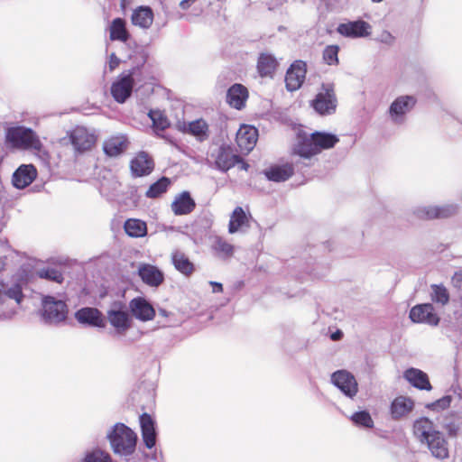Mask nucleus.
I'll use <instances>...</instances> for the list:
<instances>
[{"instance_id": "6e6552de", "label": "nucleus", "mask_w": 462, "mask_h": 462, "mask_svg": "<svg viewBox=\"0 0 462 462\" xmlns=\"http://www.w3.org/2000/svg\"><path fill=\"white\" fill-rule=\"evenodd\" d=\"M458 206L454 203L423 206L414 209V215L420 219L447 218L458 212Z\"/></svg>"}, {"instance_id": "2f4dec72", "label": "nucleus", "mask_w": 462, "mask_h": 462, "mask_svg": "<svg viewBox=\"0 0 462 462\" xmlns=\"http://www.w3.org/2000/svg\"><path fill=\"white\" fill-rule=\"evenodd\" d=\"M291 164L274 165L264 171V175L269 180L281 182L287 180L293 174Z\"/></svg>"}, {"instance_id": "49530a36", "label": "nucleus", "mask_w": 462, "mask_h": 462, "mask_svg": "<svg viewBox=\"0 0 462 462\" xmlns=\"http://www.w3.org/2000/svg\"><path fill=\"white\" fill-rule=\"evenodd\" d=\"M9 298L14 300L17 303H21L23 300L22 289L19 285H14L10 288L5 284V299Z\"/></svg>"}, {"instance_id": "9d476101", "label": "nucleus", "mask_w": 462, "mask_h": 462, "mask_svg": "<svg viewBox=\"0 0 462 462\" xmlns=\"http://www.w3.org/2000/svg\"><path fill=\"white\" fill-rule=\"evenodd\" d=\"M69 142L76 152H85L92 148L96 143L94 133L83 126L75 127L69 134Z\"/></svg>"}, {"instance_id": "7c9ffc66", "label": "nucleus", "mask_w": 462, "mask_h": 462, "mask_svg": "<svg viewBox=\"0 0 462 462\" xmlns=\"http://www.w3.org/2000/svg\"><path fill=\"white\" fill-rule=\"evenodd\" d=\"M131 20L134 25L143 29H148L153 22L152 10L148 6H139L134 10Z\"/></svg>"}, {"instance_id": "4468645a", "label": "nucleus", "mask_w": 462, "mask_h": 462, "mask_svg": "<svg viewBox=\"0 0 462 462\" xmlns=\"http://www.w3.org/2000/svg\"><path fill=\"white\" fill-rule=\"evenodd\" d=\"M75 319L82 325L94 327V328H105L106 319L102 312L92 307H84L75 312Z\"/></svg>"}, {"instance_id": "7ed1b4c3", "label": "nucleus", "mask_w": 462, "mask_h": 462, "mask_svg": "<svg viewBox=\"0 0 462 462\" xmlns=\"http://www.w3.org/2000/svg\"><path fill=\"white\" fill-rule=\"evenodd\" d=\"M42 317L46 324L60 325L66 321L69 308L64 300L48 295L42 298Z\"/></svg>"}, {"instance_id": "4be33fe9", "label": "nucleus", "mask_w": 462, "mask_h": 462, "mask_svg": "<svg viewBox=\"0 0 462 462\" xmlns=\"http://www.w3.org/2000/svg\"><path fill=\"white\" fill-rule=\"evenodd\" d=\"M430 454L438 459H445L448 457V444L442 432L438 431L433 437L425 443Z\"/></svg>"}, {"instance_id": "c85d7f7f", "label": "nucleus", "mask_w": 462, "mask_h": 462, "mask_svg": "<svg viewBox=\"0 0 462 462\" xmlns=\"http://www.w3.org/2000/svg\"><path fill=\"white\" fill-rule=\"evenodd\" d=\"M171 263L175 269L185 276H190L195 271L194 263L180 250L171 253Z\"/></svg>"}, {"instance_id": "052dcab7", "label": "nucleus", "mask_w": 462, "mask_h": 462, "mask_svg": "<svg viewBox=\"0 0 462 462\" xmlns=\"http://www.w3.org/2000/svg\"><path fill=\"white\" fill-rule=\"evenodd\" d=\"M5 268V262L0 259V272L3 271Z\"/></svg>"}, {"instance_id": "a18cd8bd", "label": "nucleus", "mask_w": 462, "mask_h": 462, "mask_svg": "<svg viewBox=\"0 0 462 462\" xmlns=\"http://www.w3.org/2000/svg\"><path fill=\"white\" fill-rule=\"evenodd\" d=\"M40 278L60 283L63 281L62 273L55 268H46L38 271Z\"/></svg>"}, {"instance_id": "09e8293b", "label": "nucleus", "mask_w": 462, "mask_h": 462, "mask_svg": "<svg viewBox=\"0 0 462 462\" xmlns=\"http://www.w3.org/2000/svg\"><path fill=\"white\" fill-rule=\"evenodd\" d=\"M451 398L450 396H444L441 399L430 403L428 405V408L431 410H444L450 405Z\"/></svg>"}, {"instance_id": "c756f323", "label": "nucleus", "mask_w": 462, "mask_h": 462, "mask_svg": "<svg viewBox=\"0 0 462 462\" xmlns=\"http://www.w3.org/2000/svg\"><path fill=\"white\" fill-rule=\"evenodd\" d=\"M249 227V220L241 207H236L229 220L228 224V232L230 234H235L238 231L245 232V230Z\"/></svg>"}, {"instance_id": "603ef678", "label": "nucleus", "mask_w": 462, "mask_h": 462, "mask_svg": "<svg viewBox=\"0 0 462 462\" xmlns=\"http://www.w3.org/2000/svg\"><path fill=\"white\" fill-rule=\"evenodd\" d=\"M210 285L213 287V292H221L223 291V285L217 282H210Z\"/></svg>"}, {"instance_id": "3c124183", "label": "nucleus", "mask_w": 462, "mask_h": 462, "mask_svg": "<svg viewBox=\"0 0 462 462\" xmlns=\"http://www.w3.org/2000/svg\"><path fill=\"white\" fill-rule=\"evenodd\" d=\"M119 64H120V60L116 57V55L115 53H112L109 57V61H108L109 70L113 71L116 68L118 67Z\"/></svg>"}, {"instance_id": "dca6fc26", "label": "nucleus", "mask_w": 462, "mask_h": 462, "mask_svg": "<svg viewBox=\"0 0 462 462\" xmlns=\"http://www.w3.org/2000/svg\"><path fill=\"white\" fill-rule=\"evenodd\" d=\"M371 26L363 20L340 23L337 32L347 38H362L370 34Z\"/></svg>"}, {"instance_id": "423d86ee", "label": "nucleus", "mask_w": 462, "mask_h": 462, "mask_svg": "<svg viewBox=\"0 0 462 462\" xmlns=\"http://www.w3.org/2000/svg\"><path fill=\"white\" fill-rule=\"evenodd\" d=\"M337 97L332 84H322L319 92L312 101L314 110L321 115L327 116L334 114L337 108Z\"/></svg>"}, {"instance_id": "a19ab883", "label": "nucleus", "mask_w": 462, "mask_h": 462, "mask_svg": "<svg viewBox=\"0 0 462 462\" xmlns=\"http://www.w3.org/2000/svg\"><path fill=\"white\" fill-rule=\"evenodd\" d=\"M351 420L356 426H362L371 429L374 427V420L370 413L366 411H356L351 416Z\"/></svg>"}, {"instance_id": "e433bc0d", "label": "nucleus", "mask_w": 462, "mask_h": 462, "mask_svg": "<svg viewBox=\"0 0 462 462\" xmlns=\"http://www.w3.org/2000/svg\"><path fill=\"white\" fill-rule=\"evenodd\" d=\"M212 250L218 258L223 260L228 259L234 254V246L220 236L215 237Z\"/></svg>"}, {"instance_id": "393cba45", "label": "nucleus", "mask_w": 462, "mask_h": 462, "mask_svg": "<svg viewBox=\"0 0 462 462\" xmlns=\"http://www.w3.org/2000/svg\"><path fill=\"white\" fill-rule=\"evenodd\" d=\"M195 207L196 203L189 192L183 191L175 198L171 204V210L176 216L188 215L194 210Z\"/></svg>"}, {"instance_id": "5fc2aeb1", "label": "nucleus", "mask_w": 462, "mask_h": 462, "mask_svg": "<svg viewBox=\"0 0 462 462\" xmlns=\"http://www.w3.org/2000/svg\"><path fill=\"white\" fill-rule=\"evenodd\" d=\"M5 300V283L0 282V304Z\"/></svg>"}, {"instance_id": "bb28decb", "label": "nucleus", "mask_w": 462, "mask_h": 462, "mask_svg": "<svg viewBox=\"0 0 462 462\" xmlns=\"http://www.w3.org/2000/svg\"><path fill=\"white\" fill-rule=\"evenodd\" d=\"M128 147L127 138L124 135L112 136L103 143V150L107 156L116 157L123 153Z\"/></svg>"}, {"instance_id": "412c9836", "label": "nucleus", "mask_w": 462, "mask_h": 462, "mask_svg": "<svg viewBox=\"0 0 462 462\" xmlns=\"http://www.w3.org/2000/svg\"><path fill=\"white\" fill-rule=\"evenodd\" d=\"M138 274L142 281L151 287H158L164 281L163 273L152 264H141L138 268Z\"/></svg>"}, {"instance_id": "2eb2a0df", "label": "nucleus", "mask_w": 462, "mask_h": 462, "mask_svg": "<svg viewBox=\"0 0 462 462\" xmlns=\"http://www.w3.org/2000/svg\"><path fill=\"white\" fill-rule=\"evenodd\" d=\"M438 431L439 430L436 429L433 421L427 417H420L413 422V435L421 446L428 443Z\"/></svg>"}, {"instance_id": "6ab92c4d", "label": "nucleus", "mask_w": 462, "mask_h": 462, "mask_svg": "<svg viewBox=\"0 0 462 462\" xmlns=\"http://www.w3.org/2000/svg\"><path fill=\"white\" fill-rule=\"evenodd\" d=\"M258 130L251 125H243L236 134V143L244 152H251L256 144Z\"/></svg>"}, {"instance_id": "b1692460", "label": "nucleus", "mask_w": 462, "mask_h": 462, "mask_svg": "<svg viewBox=\"0 0 462 462\" xmlns=\"http://www.w3.org/2000/svg\"><path fill=\"white\" fill-rule=\"evenodd\" d=\"M130 168L134 176L142 177L152 172L153 162L146 152H142L131 161Z\"/></svg>"}, {"instance_id": "f257e3e1", "label": "nucleus", "mask_w": 462, "mask_h": 462, "mask_svg": "<svg viewBox=\"0 0 462 462\" xmlns=\"http://www.w3.org/2000/svg\"><path fill=\"white\" fill-rule=\"evenodd\" d=\"M339 142L336 134L326 132H314L310 136H298L294 146V153L310 159L322 150L333 148Z\"/></svg>"}, {"instance_id": "79ce46f5", "label": "nucleus", "mask_w": 462, "mask_h": 462, "mask_svg": "<svg viewBox=\"0 0 462 462\" xmlns=\"http://www.w3.org/2000/svg\"><path fill=\"white\" fill-rule=\"evenodd\" d=\"M338 51L337 45H328L323 51V60L328 65H337L338 63Z\"/></svg>"}, {"instance_id": "f3484780", "label": "nucleus", "mask_w": 462, "mask_h": 462, "mask_svg": "<svg viewBox=\"0 0 462 462\" xmlns=\"http://www.w3.org/2000/svg\"><path fill=\"white\" fill-rule=\"evenodd\" d=\"M410 319L416 323H426L432 326L438 325L439 321L433 306L430 303L414 306L410 311Z\"/></svg>"}, {"instance_id": "de8ad7c7", "label": "nucleus", "mask_w": 462, "mask_h": 462, "mask_svg": "<svg viewBox=\"0 0 462 462\" xmlns=\"http://www.w3.org/2000/svg\"><path fill=\"white\" fill-rule=\"evenodd\" d=\"M442 427L448 432V436L451 438L457 437L459 431V423L456 420H448L447 419L445 422H443Z\"/></svg>"}, {"instance_id": "a878e982", "label": "nucleus", "mask_w": 462, "mask_h": 462, "mask_svg": "<svg viewBox=\"0 0 462 462\" xmlns=\"http://www.w3.org/2000/svg\"><path fill=\"white\" fill-rule=\"evenodd\" d=\"M414 408V402L411 399L405 396L396 397L391 404V416L397 420L408 415Z\"/></svg>"}, {"instance_id": "8fccbe9b", "label": "nucleus", "mask_w": 462, "mask_h": 462, "mask_svg": "<svg viewBox=\"0 0 462 462\" xmlns=\"http://www.w3.org/2000/svg\"><path fill=\"white\" fill-rule=\"evenodd\" d=\"M453 285L462 291V270L457 272L452 277Z\"/></svg>"}, {"instance_id": "f03ea898", "label": "nucleus", "mask_w": 462, "mask_h": 462, "mask_svg": "<svg viewBox=\"0 0 462 462\" xmlns=\"http://www.w3.org/2000/svg\"><path fill=\"white\" fill-rule=\"evenodd\" d=\"M106 438L116 454L129 456L135 450L137 435L124 423L115 424L107 432Z\"/></svg>"}, {"instance_id": "c03bdc74", "label": "nucleus", "mask_w": 462, "mask_h": 462, "mask_svg": "<svg viewBox=\"0 0 462 462\" xmlns=\"http://www.w3.org/2000/svg\"><path fill=\"white\" fill-rule=\"evenodd\" d=\"M83 462H111V457L108 453L96 449L87 453Z\"/></svg>"}, {"instance_id": "72a5a7b5", "label": "nucleus", "mask_w": 462, "mask_h": 462, "mask_svg": "<svg viewBox=\"0 0 462 462\" xmlns=\"http://www.w3.org/2000/svg\"><path fill=\"white\" fill-rule=\"evenodd\" d=\"M240 157L234 154L229 149L220 148L216 158V166L222 171H226L230 168L238 164Z\"/></svg>"}, {"instance_id": "37998d69", "label": "nucleus", "mask_w": 462, "mask_h": 462, "mask_svg": "<svg viewBox=\"0 0 462 462\" xmlns=\"http://www.w3.org/2000/svg\"><path fill=\"white\" fill-rule=\"evenodd\" d=\"M432 300L442 305L446 304L449 300L447 289L443 285H432Z\"/></svg>"}, {"instance_id": "a211bd4d", "label": "nucleus", "mask_w": 462, "mask_h": 462, "mask_svg": "<svg viewBox=\"0 0 462 462\" xmlns=\"http://www.w3.org/2000/svg\"><path fill=\"white\" fill-rule=\"evenodd\" d=\"M129 310L132 315L141 321L152 320L155 316L153 307L143 297L133 299L129 302Z\"/></svg>"}, {"instance_id": "473e14b6", "label": "nucleus", "mask_w": 462, "mask_h": 462, "mask_svg": "<svg viewBox=\"0 0 462 462\" xmlns=\"http://www.w3.org/2000/svg\"><path fill=\"white\" fill-rule=\"evenodd\" d=\"M404 378L414 387L420 390H430L428 375L421 370L410 368L405 371Z\"/></svg>"}, {"instance_id": "ddd939ff", "label": "nucleus", "mask_w": 462, "mask_h": 462, "mask_svg": "<svg viewBox=\"0 0 462 462\" xmlns=\"http://www.w3.org/2000/svg\"><path fill=\"white\" fill-rule=\"evenodd\" d=\"M176 128L183 133L194 136L198 141L203 142L209 137V127L203 119H197L191 122L179 121Z\"/></svg>"}, {"instance_id": "5701e85b", "label": "nucleus", "mask_w": 462, "mask_h": 462, "mask_svg": "<svg viewBox=\"0 0 462 462\" xmlns=\"http://www.w3.org/2000/svg\"><path fill=\"white\" fill-rule=\"evenodd\" d=\"M140 425L144 445L147 448H153L156 443L154 420L149 414L143 413L140 416Z\"/></svg>"}, {"instance_id": "6e6d98bb", "label": "nucleus", "mask_w": 462, "mask_h": 462, "mask_svg": "<svg viewBox=\"0 0 462 462\" xmlns=\"http://www.w3.org/2000/svg\"><path fill=\"white\" fill-rule=\"evenodd\" d=\"M160 137L163 138L166 142H168L169 143L172 144V145H176V143L169 136V135H164V134H161L159 135Z\"/></svg>"}, {"instance_id": "864d4df0", "label": "nucleus", "mask_w": 462, "mask_h": 462, "mask_svg": "<svg viewBox=\"0 0 462 462\" xmlns=\"http://www.w3.org/2000/svg\"><path fill=\"white\" fill-rule=\"evenodd\" d=\"M343 337V332L339 329H337L336 332L332 333L330 336V338L333 341L340 340Z\"/></svg>"}, {"instance_id": "58836bf2", "label": "nucleus", "mask_w": 462, "mask_h": 462, "mask_svg": "<svg viewBox=\"0 0 462 462\" xmlns=\"http://www.w3.org/2000/svg\"><path fill=\"white\" fill-rule=\"evenodd\" d=\"M152 122V129L156 135L170 126V122L166 116L160 110H151L148 114Z\"/></svg>"}, {"instance_id": "aec40b11", "label": "nucleus", "mask_w": 462, "mask_h": 462, "mask_svg": "<svg viewBox=\"0 0 462 462\" xmlns=\"http://www.w3.org/2000/svg\"><path fill=\"white\" fill-rule=\"evenodd\" d=\"M37 171L32 164L21 165L13 174L12 182L17 189H24L36 178Z\"/></svg>"}, {"instance_id": "ea45409f", "label": "nucleus", "mask_w": 462, "mask_h": 462, "mask_svg": "<svg viewBox=\"0 0 462 462\" xmlns=\"http://www.w3.org/2000/svg\"><path fill=\"white\" fill-rule=\"evenodd\" d=\"M171 184L170 179L167 177H162L156 182L152 183L148 190L146 191L145 195L147 198L150 199H156L159 198L162 194L165 193L168 189V187Z\"/></svg>"}, {"instance_id": "f704fd0d", "label": "nucleus", "mask_w": 462, "mask_h": 462, "mask_svg": "<svg viewBox=\"0 0 462 462\" xmlns=\"http://www.w3.org/2000/svg\"><path fill=\"white\" fill-rule=\"evenodd\" d=\"M278 62L276 59L268 53H262L257 62V69L262 77L272 76Z\"/></svg>"}, {"instance_id": "4d7b16f0", "label": "nucleus", "mask_w": 462, "mask_h": 462, "mask_svg": "<svg viewBox=\"0 0 462 462\" xmlns=\"http://www.w3.org/2000/svg\"><path fill=\"white\" fill-rule=\"evenodd\" d=\"M146 59H147V54L143 51L142 55H141V61H140L139 65L143 66L146 62Z\"/></svg>"}, {"instance_id": "680f3d73", "label": "nucleus", "mask_w": 462, "mask_h": 462, "mask_svg": "<svg viewBox=\"0 0 462 462\" xmlns=\"http://www.w3.org/2000/svg\"><path fill=\"white\" fill-rule=\"evenodd\" d=\"M383 0H372L374 3H381Z\"/></svg>"}, {"instance_id": "20e7f679", "label": "nucleus", "mask_w": 462, "mask_h": 462, "mask_svg": "<svg viewBox=\"0 0 462 462\" xmlns=\"http://www.w3.org/2000/svg\"><path fill=\"white\" fill-rule=\"evenodd\" d=\"M7 142L14 148L40 150L42 143L35 133L24 126H14L7 130Z\"/></svg>"}, {"instance_id": "f8f14e48", "label": "nucleus", "mask_w": 462, "mask_h": 462, "mask_svg": "<svg viewBox=\"0 0 462 462\" xmlns=\"http://www.w3.org/2000/svg\"><path fill=\"white\" fill-rule=\"evenodd\" d=\"M307 64L302 60H295L288 69L285 76L286 88L289 91L299 89L304 82Z\"/></svg>"}, {"instance_id": "13d9d810", "label": "nucleus", "mask_w": 462, "mask_h": 462, "mask_svg": "<svg viewBox=\"0 0 462 462\" xmlns=\"http://www.w3.org/2000/svg\"><path fill=\"white\" fill-rule=\"evenodd\" d=\"M238 163H241L240 168L242 170L247 171L249 165L246 162H243L241 158H240V162Z\"/></svg>"}, {"instance_id": "4c0bfd02", "label": "nucleus", "mask_w": 462, "mask_h": 462, "mask_svg": "<svg viewBox=\"0 0 462 462\" xmlns=\"http://www.w3.org/2000/svg\"><path fill=\"white\" fill-rule=\"evenodd\" d=\"M125 233L132 237H143L147 233L145 222L140 219H128L124 226Z\"/></svg>"}, {"instance_id": "e2e57ef3", "label": "nucleus", "mask_w": 462, "mask_h": 462, "mask_svg": "<svg viewBox=\"0 0 462 462\" xmlns=\"http://www.w3.org/2000/svg\"><path fill=\"white\" fill-rule=\"evenodd\" d=\"M460 199L462 200V191H461V194H460Z\"/></svg>"}, {"instance_id": "1a4fd4ad", "label": "nucleus", "mask_w": 462, "mask_h": 462, "mask_svg": "<svg viewBox=\"0 0 462 462\" xmlns=\"http://www.w3.org/2000/svg\"><path fill=\"white\" fill-rule=\"evenodd\" d=\"M417 99L413 96L398 97L389 107V115L393 122L402 124L405 115L416 105Z\"/></svg>"}, {"instance_id": "9b49d317", "label": "nucleus", "mask_w": 462, "mask_h": 462, "mask_svg": "<svg viewBox=\"0 0 462 462\" xmlns=\"http://www.w3.org/2000/svg\"><path fill=\"white\" fill-rule=\"evenodd\" d=\"M331 381L347 397L353 398L358 392V384L355 376L346 370L335 372L331 376Z\"/></svg>"}, {"instance_id": "cd10ccee", "label": "nucleus", "mask_w": 462, "mask_h": 462, "mask_svg": "<svg viewBox=\"0 0 462 462\" xmlns=\"http://www.w3.org/2000/svg\"><path fill=\"white\" fill-rule=\"evenodd\" d=\"M247 97L246 88L241 84H235L227 90L226 101L231 106L241 109L245 106Z\"/></svg>"}, {"instance_id": "0eeeda50", "label": "nucleus", "mask_w": 462, "mask_h": 462, "mask_svg": "<svg viewBox=\"0 0 462 462\" xmlns=\"http://www.w3.org/2000/svg\"><path fill=\"white\" fill-rule=\"evenodd\" d=\"M138 66L130 69L127 73H122L111 86V95L114 99L123 104L131 96L134 88V76L138 71Z\"/></svg>"}, {"instance_id": "bf43d9fd", "label": "nucleus", "mask_w": 462, "mask_h": 462, "mask_svg": "<svg viewBox=\"0 0 462 462\" xmlns=\"http://www.w3.org/2000/svg\"><path fill=\"white\" fill-rule=\"evenodd\" d=\"M168 311L163 310V309H160L159 310V315L162 316V317H167L168 316Z\"/></svg>"}, {"instance_id": "c9c22d12", "label": "nucleus", "mask_w": 462, "mask_h": 462, "mask_svg": "<svg viewBox=\"0 0 462 462\" xmlns=\"http://www.w3.org/2000/svg\"><path fill=\"white\" fill-rule=\"evenodd\" d=\"M129 32L125 27V21L122 18H116L110 25V40L126 42L129 39Z\"/></svg>"}, {"instance_id": "39448f33", "label": "nucleus", "mask_w": 462, "mask_h": 462, "mask_svg": "<svg viewBox=\"0 0 462 462\" xmlns=\"http://www.w3.org/2000/svg\"><path fill=\"white\" fill-rule=\"evenodd\" d=\"M106 318L110 325L117 334L125 335L132 327V317L125 304L115 301L106 312Z\"/></svg>"}]
</instances>
